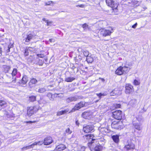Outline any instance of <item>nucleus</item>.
Segmentation results:
<instances>
[{
	"instance_id": "nucleus-54",
	"label": "nucleus",
	"mask_w": 151,
	"mask_h": 151,
	"mask_svg": "<svg viewBox=\"0 0 151 151\" xmlns=\"http://www.w3.org/2000/svg\"><path fill=\"white\" fill-rule=\"evenodd\" d=\"M34 122H32V121H29L26 122V123H30V124H31V123H32Z\"/></svg>"
},
{
	"instance_id": "nucleus-17",
	"label": "nucleus",
	"mask_w": 151,
	"mask_h": 151,
	"mask_svg": "<svg viewBox=\"0 0 151 151\" xmlns=\"http://www.w3.org/2000/svg\"><path fill=\"white\" fill-rule=\"evenodd\" d=\"M35 38V35L33 34H29L25 39V42H29L30 40Z\"/></svg>"
},
{
	"instance_id": "nucleus-8",
	"label": "nucleus",
	"mask_w": 151,
	"mask_h": 151,
	"mask_svg": "<svg viewBox=\"0 0 151 151\" xmlns=\"http://www.w3.org/2000/svg\"><path fill=\"white\" fill-rule=\"evenodd\" d=\"M28 81V78L26 76H23L22 80H20L19 82L20 85L23 86L25 87L26 86V83Z\"/></svg>"
},
{
	"instance_id": "nucleus-32",
	"label": "nucleus",
	"mask_w": 151,
	"mask_h": 151,
	"mask_svg": "<svg viewBox=\"0 0 151 151\" xmlns=\"http://www.w3.org/2000/svg\"><path fill=\"white\" fill-rule=\"evenodd\" d=\"M33 147L32 144L28 146H26L22 148V150H26L28 149Z\"/></svg>"
},
{
	"instance_id": "nucleus-3",
	"label": "nucleus",
	"mask_w": 151,
	"mask_h": 151,
	"mask_svg": "<svg viewBox=\"0 0 151 151\" xmlns=\"http://www.w3.org/2000/svg\"><path fill=\"white\" fill-rule=\"evenodd\" d=\"M112 116L115 119L118 120L122 119L123 116L122 111L120 110H116L112 112Z\"/></svg>"
},
{
	"instance_id": "nucleus-15",
	"label": "nucleus",
	"mask_w": 151,
	"mask_h": 151,
	"mask_svg": "<svg viewBox=\"0 0 151 151\" xmlns=\"http://www.w3.org/2000/svg\"><path fill=\"white\" fill-rule=\"evenodd\" d=\"M115 73L118 75L124 74L122 66H120L115 71Z\"/></svg>"
},
{
	"instance_id": "nucleus-25",
	"label": "nucleus",
	"mask_w": 151,
	"mask_h": 151,
	"mask_svg": "<svg viewBox=\"0 0 151 151\" xmlns=\"http://www.w3.org/2000/svg\"><path fill=\"white\" fill-rule=\"evenodd\" d=\"M38 82L37 80L34 78H32L29 83V86L31 87L32 84H35Z\"/></svg>"
},
{
	"instance_id": "nucleus-22",
	"label": "nucleus",
	"mask_w": 151,
	"mask_h": 151,
	"mask_svg": "<svg viewBox=\"0 0 151 151\" xmlns=\"http://www.w3.org/2000/svg\"><path fill=\"white\" fill-rule=\"evenodd\" d=\"M66 146L64 145L61 144L58 145L56 149L58 151L63 150L66 148Z\"/></svg>"
},
{
	"instance_id": "nucleus-31",
	"label": "nucleus",
	"mask_w": 151,
	"mask_h": 151,
	"mask_svg": "<svg viewBox=\"0 0 151 151\" xmlns=\"http://www.w3.org/2000/svg\"><path fill=\"white\" fill-rule=\"evenodd\" d=\"M111 96H113L118 95V93L117 92L116 89H115L113 90L110 93Z\"/></svg>"
},
{
	"instance_id": "nucleus-11",
	"label": "nucleus",
	"mask_w": 151,
	"mask_h": 151,
	"mask_svg": "<svg viewBox=\"0 0 151 151\" xmlns=\"http://www.w3.org/2000/svg\"><path fill=\"white\" fill-rule=\"evenodd\" d=\"M101 34L103 36L106 37L110 35L112 32L109 30L103 29L100 30Z\"/></svg>"
},
{
	"instance_id": "nucleus-20",
	"label": "nucleus",
	"mask_w": 151,
	"mask_h": 151,
	"mask_svg": "<svg viewBox=\"0 0 151 151\" xmlns=\"http://www.w3.org/2000/svg\"><path fill=\"white\" fill-rule=\"evenodd\" d=\"M91 115V113L90 112L86 111L83 112L82 115V117L85 119H87L90 115Z\"/></svg>"
},
{
	"instance_id": "nucleus-6",
	"label": "nucleus",
	"mask_w": 151,
	"mask_h": 151,
	"mask_svg": "<svg viewBox=\"0 0 151 151\" xmlns=\"http://www.w3.org/2000/svg\"><path fill=\"white\" fill-rule=\"evenodd\" d=\"M99 129L102 134L105 135L109 133L110 131L108 127H103L102 126H101L99 128Z\"/></svg>"
},
{
	"instance_id": "nucleus-45",
	"label": "nucleus",
	"mask_w": 151,
	"mask_h": 151,
	"mask_svg": "<svg viewBox=\"0 0 151 151\" xmlns=\"http://www.w3.org/2000/svg\"><path fill=\"white\" fill-rule=\"evenodd\" d=\"M46 23H47V26L50 25V24L52 23V22H51V21L49 22L48 20H46Z\"/></svg>"
},
{
	"instance_id": "nucleus-44",
	"label": "nucleus",
	"mask_w": 151,
	"mask_h": 151,
	"mask_svg": "<svg viewBox=\"0 0 151 151\" xmlns=\"http://www.w3.org/2000/svg\"><path fill=\"white\" fill-rule=\"evenodd\" d=\"M121 105L120 104H116L115 105V107L116 108H119L120 107Z\"/></svg>"
},
{
	"instance_id": "nucleus-28",
	"label": "nucleus",
	"mask_w": 151,
	"mask_h": 151,
	"mask_svg": "<svg viewBox=\"0 0 151 151\" xmlns=\"http://www.w3.org/2000/svg\"><path fill=\"white\" fill-rule=\"evenodd\" d=\"M86 61L88 63H91L93 61V56L91 55L87 56L86 58Z\"/></svg>"
},
{
	"instance_id": "nucleus-21",
	"label": "nucleus",
	"mask_w": 151,
	"mask_h": 151,
	"mask_svg": "<svg viewBox=\"0 0 151 151\" xmlns=\"http://www.w3.org/2000/svg\"><path fill=\"white\" fill-rule=\"evenodd\" d=\"M133 125L135 129L138 130H141L142 129V128L141 127V125L140 123H134Z\"/></svg>"
},
{
	"instance_id": "nucleus-35",
	"label": "nucleus",
	"mask_w": 151,
	"mask_h": 151,
	"mask_svg": "<svg viewBox=\"0 0 151 151\" xmlns=\"http://www.w3.org/2000/svg\"><path fill=\"white\" fill-rule=\"evenodd\" d=\"M65 132L66 133H68V134H70L72 133V131L71 130H70L69 126H68L67 128L66 129Z\"/></svg>"
},
{
	"instance_id": "nucleus-61",
	"label": "nucleus",
	"mask_w": 151,
	"mask_h": 151,
	"mask_svg": "<svg viewBox=\"0 0 151 151\" xmlns=\"http://www.w3.org/2000/svg\"><path fill=\"white\" fill-rule=\"evenodd\" d=\"M104 80V79H103L102 81H103V80Z\"/></svg>"
},
{
	"instance_id": "nucleus-5",
	"label": "nucleus",
	"mask_w": 151,
	"mask_h": 151,
	"mask_svg": "<svg viewBox=\"0 0 151 151\" xmlns=\"http://www.w3.org/2000/svg\"><path fill=\"white\" fill-rule=\"evenodd\" d=\"M93 130L94 127L93 125H91L84 126L83 128V131L86 133L93 132Z\"/></svg>"
},
{
	"instance_id": "nucleus-58",
	"label": "nucleus",
	"mask_w": 151,
	"mask_h": 151,
	"mask_svg": "<svg viewBox=\"0 0 151 151\" xmlns=\"http://www.w3.org/2000/svg\"><path fill=\"white\" fill-rule=\"evenodd\" d=\"M38 57H41V58L42 57V55H39Z\"/></svg>"
},
{
	"instance_id": "nucleus-10",
	"label": "nucleus",
	"mask_w": 151,
	"mask_h": 151,
	"mask_svg": "<svg viewBox=\"0 0 151 151\" xmlns=\"http://www.w3.org/2000/svg\"><path fill=\"white\" fill-rule=\"evenodd\" d=\"M52 142V138L50 137H47L45 138L43 144L45 145H47L51 144Z\"/></svg>"
},
{
	"instance_id": "nucleus-56",
	"label": "nucleus",
	"mask_w": 151,
	"mask_h": 151,
	"mask_svg": "<svg viewBox=\"0 0 151 151\" xmlns=\"http://www.w3.org/2000/svg\"><path fill=\"white\" fill-rule=\"evenodd\" d=\"M7 51L8 52H9L10 51V48L9 47H8V49H7Z\"/></svg>"
},
{
	"instance_id": "nucleus-51",
	"label": "nucleus",
	"mask_w": 151,
	"mask_h": 151,
	"mask_svg": "<svg viewBox=\"0 0 151 151\" xmlns=\"http://www.w3.org/2000/svg\"><path fill=\"white\" fill-rule=\"evenodd\" d=\"M2 48L0 47V56L2 55Z\"/></svg>"
},
{
	"instance_id": "nucleus-57",
	"label": "nucleus",
	"mask_w": 151,
	"mask_h": 151,
	"mask_svg": "<svg viewBox=\"0 0 151 151\" xmlns=\"http://www.w3.org/2000/svg\"><path fill=\"white\" fill-rule=\"evenodd\" d=\"M74 90V89H73V90H70V89H68V90L69 91H73Z\"/></svg>"
},
{
	"instance_id": "nucleus-13",
	"label": "nucleus",
	"mask_w": 151,
	"mask_h": 151,
	"mask_svg": "<svg viewBox=\"0 0 151 151\" xmlns=\"http://www.w3.org/2000/svg\"><path fill=\"white\" fill-rule=\"evenodd\" d=\"M17 72V70L16 68H14L12 71V76L10 77H9V78H11L12 76V77L13 80L11 82L12 83H14L16 82V78H14V76H15L16 75Z\"/></svg>"
},
{
	"instance_id": "nucleus-18",
	"label": "nucleus",
	"mask_w": 151,
	"mask_h": 151,
	"mask_svg": "<svg viewBox=\"0 0 151 151\" xmlns=\"http://www.w3.org/2000/svg\"><path fill=\"white\" fill-rule=\"evenodd\" d=\"M111 127L112 128L116 129H119L121 128L119 122H113L111 124Z\"/></svg>"
},
{
	"instance_id": "nucleus-24",
	"label": "nucleus",
	"mask_w": 151,
	"mask_h": 151,
	"mask_svg": "<svg viewBox=\"0 0 151 151\" xmlns=\"http://www.w3.org/2000/svg\"><path fill=\"white\" fill-rule=\"evenodd\" d=\"M11 67L9 66L6 65H4L3 66V71L5 73H8Z\"/></svg>"
},
{
	"instance_id": "nucleus-19",
	"label": "nucleus",
	"mask_w": 151,
	"mask_h": 151,
	"mask_svg": "<svg viewBox=\"0 0 151 151\" xmlns=\"http://www.w3.org/2000/svg\"><path fill=\"white\" fill-rule=\"evenodd\" d=\"M137 101L135 99H132L130 100L129 103V105L132 107L135 106L137 104Z\"/></svg>"
},
{
	"instance_id": "nucleus-47",
	"label": "nucleus",
	"mask_w": 151,
	"mask_h": 151,
	"mask_svg": "<svg viewBox=\"0 0 151 151\" xmlns=\"http://www.w3.org/2000/svg\"><path fill=\"white\" fill-rule=\"evenodd\" d=\"M85 147L84 146L81 147V148L80 151H85Z\"/></svg>"
},
{
	"instance_id": "nucleus-26",
	"label": "nucleus",
	"mask_w": 151,
	"mask_h": 151,
	"mask_svg": "<svg viewBox=\"0 0 151 151\" xmlns=\"http://www.w3.org/2000/svg\"><path fill=\"white\" fill-rule=\"evenodd\" d=\"M119 136L117 135H113L111 137V138L116 143H118L119 142Z\"/></svg>"
},
{
	"instance_id": "nucleus-4",
	"label": "nucleus",
	"mask_w": 151,
	"mask_h": 151,
	"mask_svg": "<svg viewBox=\"0 0 151 151\" xmlns=\"http://www.w3.org/2000/svg\"><path fill=\"white\" fill-rule=\"evenodd\" d=\"M85 105V103L81 101L76 104L74 107L70 111L69 113L74 112L75 111L78 110L84 107Z\"/></svg>"
},
{
	"instance_id": "nucleus-9",
	"label": "nucleus",
	"mask_w": 151,
	"mask_h": 151,
	"mask_svg": "<svg viewBox=\"0 0 151 151\" xmlns=\"http://www.w3.org/2000/svg\"><path fill=\"white\" fill-rule=\"evenodd\" d=\"M133 91V86L130 84H126L125 86V93L127 94H129L132 92Z\"/></svg>"
},
{
	"instance_id": "nucleus-7",
	"label": "nucleus",
	"mask_w": 151,
	"mask_h": 151,
	"mask_svg": "<svg viewBox=\"0 0 151 151\" xmlns=\"http://www.w3.org/2000/svg\"><path fill=\"white\" fill-rule=\"evenodd\" d=\"M37 109L36 107L35 106L34 107H30L28 108L27 110V114L28 116H30L33 114L34 112H36Z\"/></svg>"
},
{
	"instance_id": "nucleus-50",
	"label": "nucleus",
	"mask_w": 151,
	"mask_h": 151,
	"mask_svg": "<svg viewBox=\"0 0 151 151\" xmlns=\"http://www.w3.org/2000/svg\"><path fill=\"white\" fill-rule=\"evenodd\" d=\"M76 124L77 125L79 126L80 123L78 120H77L76 121Z\"/></svg>"
},
{
	"instance_id": "nucleus-39",
	"label": "nucleus",
	"mask_w": 151,
	"mask_h": 151,
	"mask_svg": "<svg viewBox=\"0 0 151 151\" xmlns=\"http://www.w3.org/2000/svg\"><path fill=\"white\" fill-rule=\"evenodd\" d=\"M51 4H54L53 2L52 1H50L47 2H45V6L50 5Z\"/></svg>"
},
{
	"instance_id": "nucleus-40",
	"label": "nucleus",
	"mask_w": 151,
	"mask_h": 151,
	"mask_svg": "<svg viewBox=\"0 0 151 151\" xmlns=\"http://www.w3.org/2000/svg\"><path fill=\"white\" fill-rule=\"evenodd\" d=\"M82 27L84 29H86L88 28V26L86 23H85L82 25Z\"/></svg>"
},
{
	"instance_id": "nucleus-12",
	"label": "nucleus",
	"mask_w": 151,
	"mask_h": 151,
	"mask_svg": "<svg viewBox=\"0 0 151 151\" xmlns=\"http://www.w3.org/2000/svg\"><path fill=\"white\" fill-rule=\"evenodd\" d=\"M131 65H130L126 64L124 66H122L123 71L124 74L127 73L131 68Z\"/></svg>"
},
{
	"instance_id": "nucleus-59",
	"label": "nucleus",
	"mask_w": 151,
	"mask_h": 151,
	"mask_svg": "<svg viewBox=\"0 0 151 151\" xmlns=\"http://www.w3.org/2000/svg\"><path fill=\"white\" fill-rule=\"evenodd\" d=\"M39 60V59L38 58H37V60Z\"/></svg>"
},
{
	"instance_id": "nucleus-52",
	"label": "nucleus",
	"mask_w": 151,
	"mask_h": 151,
	"mask_svg": "<svg viewBox=\"0 0 151 151\" xmlns=\"http://www.w3.org/2000/svg\"><path fill=\"white\" fill-rule=\"evenodd\" d=\"M77 7H79L81 8H83L84 7V5L83 4H81L80 5H78L76 6Z\"/></svg>"
},
{
	"instance_id": "nucleus-2",
	"label": "nucleus",
	"mask_w": 151,
	"mask_h": 151,
	"mask_svg": "<svg viewBox=\"0 0 151 151\" xmlns=\"http://www.w3.org/2000/svg\"><path fill=\"white\" fill-rule=\"evenodd\" d=\"M114 0H106V2L107 5L111 7L113 10H115L116 12L117 10V8L118 4L115 2Z\"/></svg>"
},
{
	"instance_id": "nucleus-42",
	"label": "nucleus",
	"mask_w": 151,
	"mask_h": 151,
	"mask_svg": "<svg viewBox=\"0 0 151 151\" xmlns=\"http://www.w3.org/2000/svg\"><path fill=\"white\" fill-rule=\"evenodd\" d=\"M134 84L135 85H138L139 84V83L136 80H135L134 82Z\"/></svg>"
},
{
	"instance_id": "nucleus-53",
	"label": "nucleus",
	"mask_w": 151,
	"mask_h": 151,
	"mask_svg": "<svg viewBox=\"0 0 151 151\" xmlns=\"http://www.w3.org/2000/svg\"><path fill=\"white\" fill-rule=\"evenodd\" d=\"M137 119L139 122H141L142 119L141 117V118H137Z\"/></svg>"
},
{
	"instance_id": "nucleus-46",
	"label": "nucleus",
	"mask_w": 151,
	"mask_h": 151,
	"mask_svg": "<svg viewBox=\"0 0 151 151\" xmlns=\"http://www.w3.org/2000/svg\"><path fill=\"white\" fill-rule=\"evenodd\" d=\"M63 114H65L66 112H68L69 111L68 109H67L63 111H62Z\"/></svg>"
},
{
	"instance_id": "nucleus-29",
	"label": "nucleus",
	"mask_w": 151,
	"mask_h": 151,
	"mask_svg": "<svg viewBox=\"0 0 151 151\" xmlns=\"http://www.w3.org/2000/svg\"><path fill=\"white\" fill-rule=\"evenodd\" d=\"M75 79V78L73 77H68L65 78V81L67 82H71Z\"/></svg>"
},
{
	"instance_id": "nucleus-55",
	"label": "nucleus",
	"mask_w": 151,
	"mask_h": 151,
	"mask_svg": "<svg viewBox=\"0 0 151 151\" xmlns=\"http://www.w3.org/2000/svg\"><path fill=\"white\" fill-rule=\"evenodd\" d=\"M42 20H43V21H45V22H46V21L47 20H46V19H45V18H43V19H42Z\"/></svg>"
},
{
	"instance_id": "nucleus-30",
	"label": "nucleus",
	"mask_w": 151,
	"mask_h": 151,
	"mask_svg": "<svg viewBox=\"0 0 151 151\" xmlns=\"http://www.w3.org/2000/svg\"><path fill=\"white\" fill-rule=\"evenodd\" d=\"M102 147L100 145H97L94 148L95 151H101L102 149Z\"/></svg>"
},
{
	"instance_id": "nucleus-43",
	"label": "nucleus",
	"mask_w": 151,
	"mask_h": 151,
	"mask_svg": "<svg viewBox=\"0 0 151 151\" xmlns=\"http://www.w3.org/2000/svg\"><path fill=\"white\" fill-rule=\"evenodd\" d=\"M63 114V113L62 111L58 112L57 113V115L58 116H60Z\"/></svg>"
},
{
	"instance_id": "nucleus-23",
	"label": "nucleus",
	"mask_w": 151,
	"mask_h": 151,
	"mask_svg": "<svg viewBox=\"0 0 151 151\" xmlns=\"http://www.w3.org/2000/svg\"><path fill=\"white\" fill-rule=\"evenodd\" d=\"M6 106V103L5 101L0 100V111L5 107Z\"/></svg>"
},
{
	"instance_id": "nucleus-33",
	"label": "nucleus",
	"mask_w": 151,
	"mask_h": 151,
	"mask_svg": "<svg viewBox=\"0 0 151 151\" xmlns=\"http://www.w3.org/2000/svg\"><path fill=\"white\" fill-rule=\"evenodd\" d=\"M46 91V90L45 88L44 87L43 88H40L39 89H38L37 91L38 92L40 93H43L44 92H45Z\"/></svg>"
},
{
	"instance_id": "nucleus-48",
	"label": "nucleus",
	"mask_w": 151,
	"mask_h": 151,
	"mask_svg": "<svg viewBox=\"0 0 151 151\" xmlns=\"http://www.w3.org/2000/svg\"><path fill=\"white\" fill-rule=\"evenodd\" d=\"M137 23H136L134 25H133L132 27V28H134V29H135L136 28L137 25Z\"/></svg>"
},
{
	"instance_id": "nucleus-34",
	"label": "nucleus",
	"mask_w": 151,
	"mask_h": 151,
	"mask_svg": "<svg viewBox=\"0 0 151 151\" xmlns=\"http://www.w3.org/2000/svg\"><path fill=\"white\" fill-rule=\"evenodd\" d=\"M31 48H32V47H29L28 48L25 50L24 52V54L25 56H27L28 55H29L28 51L31 50L30 49H31Z\"/></svg>"
},
{
	"instance_id": "nucleus-49",
	"label": "nucleus",
	"mask_w": 151,
	"mask_h": 151,
	"mask_svg": "<svg viewBox=\"0 0 151 151\" xmlns=\"http://www.w3.org/2000/svg\"><path fill=\"white\" fill-rule=\"evenodd\" d=\"M55 40L53 39H50L49 40V41L52 42H54Z\"/></svg>"
},
{
	"instance_id": "nucleus-16",
	"label": "nucleus",
	"mask_w": 151,
	"mask_h": 151,
	"mask_svg": "<svg viewBox=\"0 0 151 151\" xmlns=\"http://www.w3.org/2000/svg\"><path fill=\"white\" fill-rule=\"evenodd\" d=\"M78 99V98L75 96L70 97L66 99V102L68 103L72 101H76Z\"/></svg>"
},
{
	"instance_id": "nucleus-41",
	"label": "nucleus",
	"mask_w": 151,
	"mask_h": 151,
	"mask_svg": "<svg viewBox=\"0 0 151 151\" xmlns=\"http://www.w3.org/2000/svg\"><path fill=\"white\" fill-rule=\"evenodd\" d=\"M47 96L49 98L50 100H51V99L52 98V94L50 93H49L47 94Z\"/></svg>"
},
{
	"instance_id": "nucleus-37",
	"label": "nucleus",
	"mask_w": 151,
	"mask_h": 151,
	"mask_svg": "<svg viewBox=\"0 0 151 151\" xmlns=\"http://www.w3.org/2000/svg\"><path fill=\"white\" fill-rule=\"evenodd\" d=\"M29 99L30 101L33 102L35 101L36 99V96H30L29 97Z\"/></svg>"
},
{
	"instance_id": "nucleus-38",
	"label": "nucleus",
	"mask_w": 151,
	"mask_h": 151,
	"mask_svg": "<svg viewBox=\"0 0 151 151\" xmlns=\"http://www.w3.org/2000/svg\"><path fill=\"white\" fill-rule=\"evenodd\" d=\"M83 54L85 56L87 57V56L90 55H89V52L87 50H85L83 52Z\"/></svg>"
},
{
	"instance_id": "nucleus-27",
	"label": "nucleus",
	"mask_w": 151,
	"mask_h": 151,
	"mask_svg": "<svg viewBox=\"0 0 151 151\" xmlns=\"http://www.w3.org/2000/svg\"><path fill=\"white\" fill-rule=\"evenodd\" d=\"M96 95L98 96L99 97V99L96 100L95 101V102L96 103V102H98L99 100L101 99L102 96H106L107 95V93H97Z\"/></svg>"
},
{
	"instance_id": "nucleus-14",
	"label": "nucleus",
	"mask_w": 151,
	"mask_h": 151,
	"mask_svg": "<svg viewBox=\"0 0 151 151\" xmlns=\"http://www.w3.org/2000/svg\"><path fill=\"white\" fill-rule=\"evenodd\" d=\"M124 148L126 150H129L132 149H134L135 148V146L133 143H130L125 145Z\"/></svg>"
},
{
	"instance_id": "nucleus-60",
	"label": "nucleus",
	"mask_w": 151,
	"mask_h": 151,
	"mask_svg": "<svg viewBox=\"0 0 151 151\" xmlns=\"http://www.w3.org/2000/svg\"><path fill=\"white\" fill-rule=\"evenodd\" d=\"M104 80V79H103L102 81H103V80Z\"/></svg>"
},
{
	"instance_id": "nucleus-36",
	"label": "nucleus",
	"mask_w": 151,
	"mask_h": 151,
	"mask_svg": "<svg viewBox=\"0 0 151 151\" xmlns=\"http://www.w3.org/2000/svg\"><path fill=\"white\" fill-rule=\"evenodd\" d=\"M43 143L42 141H39L38 142H35L32 144L33 147L35 145H41Z\"/></svg>"
},
{
	"instance_id": "nucleus-1",
	"label": "nucleus",
	"mask_w": 151,
	"mask_h": 151,
	"mask_svg": "<svg viewBox=\"0 0 151 151\" xmlns=\"http://www.w3.org/2000/svg\"><path fill=\"white\" fill-rule=\"evenodd\" d=\"M93 136L91 134H88L83 136V138L85 141H90L88 143V146L90 147L92 144L93 143V141L95 139H93Z\"/></svg>"
}]
</instances>
